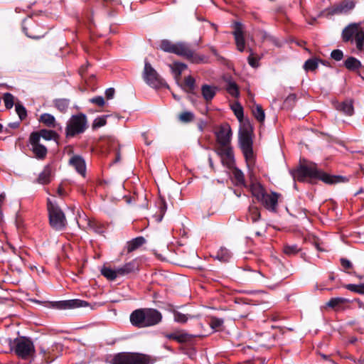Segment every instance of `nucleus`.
Returning a JSON list of instances; mask_svg holds the SVG:
<instances>
[{
    "label": "nucleus",
    "mask_w": 364,
    "mask_h": 364,
    "mask_svg": "<svg viewBox=\"0 0 364 364\" xmlns=\"http://www.w3.org/2000/svg\"><path fill=\"white\" fill-rule=\"evenodd\" d=\"M142 75L145 82L153 88L159 89L166 86V83L147 60L144 61V68Z\"/></svg>",
    "instance_id": "8"
},
{
    "label": "nucleus",
    "mask_w": 364,
    "mask_h": 364,
    "mask_svg": "<svg viewBox=\"0 0 364 364\" xmlns=\"http://www.w3.org/2000/svg\"><path fill=\"white\" fill-rule=\"evenodd\" d=\"M70 102V100L65 98L55 99L53 100L54 107L62 113H65L68 111Z\"/></svg>",
    "instance_id": "31"
},
{
    "label": "nucleus",
    "mask_w": 364,
    "mask_h": 364,
    "mask_svg": "<svg viewBox=\"0 0 364 364\" xmlns=\"http://www.w3.org/2000/svg\"><path fill=\"white\" fill-rule=\"evenodd\" d=\"M208 162H209V165H210V168H211L212 169H213V168H214V166H213V159H212V158H211V157H209V158H208Z\"/></svg>",
    "instance_id": "63"
},
{
    "label": "nucleus",
    "mask_w": 364,
    "mask_h": 364,
    "mask_svg": "<svg viewBox=\"0 0 364 364\" xmlns=\"http://www.w3.org/2000/svg\"><path fill=\"white\" fill-rule=\"evenodd\" d=\"M16 112L19 117L20 121L24 119L27 116L26 109L21 103L16 104Z\"/></svg>",
    "instance_id": "49"
},
{
    "label": "nucleus",
    "mask_w": 364,
    "mask_h": 364,
    "mask_svg": "<svg viewBox=\"0 0 364 364\" xmlns=\"http://www.w3.org/2000/svg\"><path fill=\"white\" fill-rule=\"evenodd\" d=\"M252 114L258 122H263L264 121L265 114L261 105H256V107L252 109Z\"/></svg>",
    "instance_id": "42"
},
{
    "label": "nucleus",
    "mask_w": 364,
    "mask_h": 364,
    "mask_svg": "<svg viewBox=\"0 0 364 364\" xmlns=\"http://www.w3.org/2000/svg\"><path fill=\"white\" fill-rule=\"evenodd\" d=\"M239 145L244 155L247 166L252 171L255 165L252 130L248 128H244L240 131Z\"/></svg>",
    "instance_id": "4"
},
{
    "label": "nucleus",
    "mask_w": 364,
    "mask_h": 364,
    "mask_svg": "<svg viewBox=\"0 0 364 364\" xmlns=\"http://www.w3.org/2000/svg\"><path fill=\"white\" fill-rule=\"evenodd\" d=\"M353 274L358 277L359 279H364V274H358L356 272H353Z\"/></svg>",
    "instance_id": "61"
},
{
    "label": "nucleus",
    "mask_w": 364,
    "mask_h": 364,
    "mask_svg": "<svg viewBox=\"0 0 364 364\" xmlns=\"http://www.w3.org/2000/svg\"><path fill=\"white\" fill-rule=\"evenodd\" d=\"M28 146L37 159L44 160L46 158L48 149L38 140V134H30Z\"/></svg>",
    "instance_id": "9"
},
{
    "label": "nucleus",
    "mask_w": 364,
    "mask_h": 364,
    "mask_svg": "<svg viewBox=\"0 0 364 364\" xmlns=\"http://www.w3.org/2000/svg\"><path fill=\"white\" fill-rule=\"evenodd\" d=\"M51 168L49 165L44 167L43 171L39 174L37 182L40 184H48L50 182Z\"/></svg>",
    "instance_id": "28"
},
{
    "label": "nucleus",
    "mask_w": 364,
    "mask_h": 364,
    "mask_svg": "<svg viewBox=\"0 0 364 364\" xmlns=\"http://www.w3.org/2000/svg\"><path fill=\"white\" fill-rule=\"evenodd\" d=\"M261 215L259 210L256 206H250L249 208L248 218L252 220V223H255L260 219Z\"/></svg>",
    "instance_id": "41"
},
{
    "label": "nucleus",
    "mask_w": 364,
    "mask_h": 364,
    "mask_svg": "<svg viewBox=\"0 0 364 364\" xmlns=\"http://www.w3.org/2000/svg\"><path fill=\"white\" fill-rule=\"evenodd\" d=\"M248 51L250 52V55L247 58V62L249 65L254 68H258L259 65V62L260 58L257 55L254 54L251 48H249Z\"/></svg>",
    "instance_id": "39"
},
{
    "label": "nucleus",
    "mask_w": 364,
    "mask_h": 364,
    "mask_svg": "<svg viewBox=\"0 0 364 364\" xmlns=\"http://www.w3.org/2000/svg\"><path fill=\"white\" fill-rule=\"evenodd\" d=\"M215 134L217 142L219 144L218 146H231L232 131L228 123L220 125Z\"/></svg>",
    "instance_id": "11"
},
{
    "label": "nucleus",
    "mask_w": 364,
    "mask_h": 364,
    "mask_svg": "<svg viewBox=\"0 0 364 364\" xmlns=\"http://www.w3.org/2000/svg\"><path fill=\"white\" fill-rule=\"evenodd\" d=\"M69 165L73 167L75 171L82 176L86 174V164L82 156L80 155H73L69 159Z\"/></svg>",
    "instance_id": "16"
},
{
    "label": "nucleus",
    "mask_w": 364,
    "mask_h": 364,
    "mask_svg": "<svg viewBox=\"0 0 364 364\" xmlns=\"http://www.w3.org/2000/svg\"><path fill=\"white\" fill-rule=\"evenodd\" d=\"M23 31H24L25 34H26L27 36H28V37H30V38H37V37H36V36H31V35H29V34L27 33V29H26V28H23Z\"/></svg>",
    "instance_id": "62"
},
{
    "label": "nucleus",
    "mask_w": 364,
    "mask_h": 364,
    "mask_svg": "<svg viewBox=\"0 0 364 364\" xmlns=\"http://www.w3.org/2000/svg\"><path fill=\"white\" fill-rule=\"evenodd\" d=\"M357 364H364V358L363 359H359L357 362Z\"/></svg>",
    "instance_id": "64"
},
{
    "label": "nucleus",
    "mask_w": 364,
    "mask_h": 364,
    "mask_svg": "<svg viewBox=\"0 0 364 364\" xmlns=\"http://www.w3.org/2000/svg\"><path fill=\"white\" fill-rule=\"evenodd\" d=\"M343 287L353 293L364 295V283H360L358 284H344Z\"/></svg>",
    "instance_id": "38"
},
{
    "label": "nucleus",
    "mask_w": 364,
    "mask_h": 364,
    "mask_svg": "<svg viewBox=\"0 0 364 364\" xmlns=\"http://www.w3.org/2000/svg\"><path fill=\"white\" fill-rule=\"evenodd\" d=\"M235 115L239 121H242L243 118V108L241 106L240 103H236L232 107Z\"/></svg>",
    "instance_id": "51"
},
{
    "label": "nucleus",
    "mask_w": 364,
    "mask_h": 364,
    "mask_svg": "<svg viewBox=\"0 0 364 364\" xmlns=\"http://www.w3.org/2000/svg\"><path fill=\"white\" fill-rule=\"evenodd\" d=\"M88 306V302L77 299L50 302V306L57 309H70Z\"/></svg>",
    "instance_id": "13"
},
{
    "label": "nucleus",
    "mask_w": 364,
    "mask_h": 364,
    "mask_svg": "<svg viewBox=\"0 0 364 364\" xmlns=\"http://www.w3.org/2000/svg\"><path fill=\"white\" fill-rule=\"evenodd\" d=\"M336 109L348 116H352L354 113V108L353 101L351 100H346L341 102H336L335 104Z\"/></svg>",
    "instance_id": "21"
},
{
    "label": "nucleus",
    "mask_w": 364,
    "mask_h": 364,
    "mask_svg": "<svg viewBox=\"0 0 364 364\" xmlns=\"http://www.w3.org/2000/svg\"><path fill=\"white\" fill-rule=\"evenodd\" d=\"M356 48L358 50H364V32L361 29L356 33L355 38Z\"/></svg>",
    "instance_id": "40"
},
{
    "label": "nucleus",
    "mask_w": 364,
    "mask_h": 364,
    "mask_svg": "<svg viewBox=\"0 0 364 364\" xmlns=\"http://www.w3.org/2000/svg\"><path fill=\"white\" fill-rule=\"evenodd\" d=\"M146 243V240L142 236L136 237L126 243L125 250L127 253H131Z\"/></svg>",
    "instance_id": "23"
},
{
    "label": "nucleus",
    "mask_w": 364,
    "mask_h": 364,
    "mask_svg": "<svg viewBox=\"0 0 364 364\" xmlns=\"http://www.w3.org/2000/svg\"><path fill=\"white\" fill-rule=\"evenodd\" d=\"M130 353H119L116 354L112 360V364H129Z\"/></svg>",
    "instance_id": "33"
},
{
    "label": "nucleus",
    "mask_w": 364,
    "mask_h": 364,
    "mask_svg": "<svg viewBox=\"0 0 364 364\" xmlns=\"http://www.w3.org/2000/svg\"><path fill=\"white\" fill-rule=\"evenodd\" d=\"M101 274L107 278L108 280L113 281L117 277H119L118 273L117 272L116 269H112L110 267H104L101 269Z\"/></svg>",
    "instance_id": "36"
},
{
    "label": "nucleus",
    "mask_w": 364,
    "mask_h": 364,
    "mask_svg": "<svg viewBox=\"0 0 364 364\" xmlns=\"http://www.w3.org/2000/svg\"><path fill=\"white\" fill-rule=\"evenodd\" d=\"M226 90L233 97L237 98L240 96L238 85L231 80H227Z\"/></svg>",
    "instance_id": "35"
},
{
    "label": "nucleus",
    "mask_w": 364,
    "mask_h": 364,
    "mask_svg": "<svg viewBox=\"0 0 364 364\" xmlns=\"http://www.w3.org/2000/svg\"><path fill=\"white\" fill-rule=\"evenodd\" d=\"M301 249L296 245H285L283 248V252L288 256H291L297 254Z\"/></svg>",
    "instance_id": "46"
},
{
    "label": "nucleus",
    "mask_w": 364,
    "mask_h": 364,
    "mask_svg": "<svg viewBox=\"0 0 364 364\" xmlns=\"http://www.w3.org/2000/svg\"><path fill=\"white\" fill-rule=\"evenodd\" d=\"M232 34L235 38V44L237 50L240 52H243L245 48V40L242 31V26L240 23H235V31H233Z\"/></svg>",
    "instance_id": "17"
},
{
    "label": "nucleus",
    "mask_w": 364,
    "mask_h": 364,
    "mask_svg": "<svg viewBox=\"0 0 364 364\" xmlns=\"http://www.w3.org/2000/svg\"><path fill=\"white\" fill-rule=\"evenodd\" d=\"M87 128V117L85 114L80 113L73 115L68 121L65 134L67 137H73L83 133Z\"/></svg>",
    "instance_id": "7"
},
{
    "label": "nucleus",
    "mask_w": 364,
    "mask_h": 364,
    "mask_svg": "<svg viewBox=\"0 0 364 364\" xmlns=\"http://www.w3.org/2000/svg\"><path fill=\"white\" fill-rule=\"evenodd\" d=\"M162 314L156 309L140 308L133 311L129 316L131 324L137 328H144L159 324Z\"/></svg>",
    "instance_id": "2"
},
{
    "label": "nucleus",
    "mask_w": 364,
    "mask_h": 364,
    "mask_svg": "<svg viewBox=\"0 0 364 364\" xmlns=\"http://www.w3.org/2000/svg\"><path fill=\"white\" fill-rule=\"evenodd\" d=\"M340 262L341 266L346 269H351L353 267V264L350 261L346 258H341L340 259Z\"/></svg>",
    "instance_id": "54"
},
{
    "label": "nucleus",
    "mask_w": 364,
    "mask_h": 364,
    "mask_svg": "<svg viewBox=\"0 0 364 364\" xmlns=\"http://www.w3.org/2000/svg\"><path fill=\"white\" fill-rule=\"evenodd\" d=\"M138 269V266L135 260H132L126 263L124 266L117 268V272L119 277L125 276L134 272Z\"/></svg>",
    "instance_id": "25"
},
{
    "label": "nucleus",
    "mask_w": 364,
    "mask_h": 364,
    "mask_svg": "<svg viewBox=\"0 0 364 364\" xmlns=\"http://www.w3.org/2000/svg\"><path fill=\"white\" fill-rule=\"evenodd\" d=\"M355 4L353 1L344 0L338 4H335L331 7L327 8L324 13L327 16L338 15L341 14H347L354 9Z\"/></svg>",
    "instance_id": "12"
},
{
    "label": "nucleus",
    "mask_w": 364,
    "mask_h": 364,
    "mask_svg": "<svg viewBox=\"0 0 364 364\" xmlns=\"http://www.w3.org/2000/svg\"><path fill=\"white\" fill-rule=\"evenodd\" d=\"M115 93V90L114 88H108L105 91V96L107 100L112 99Z\"/></svg>",
    "instance_id": "57"
},
{
    "label": "nucleus",
    "mask_w": 364,
    "mask_h": 364,
    "mask_svg": "<svg viewBox=\"0 0 364 364\" xmlns=\"http://www.w3.org/2000/svg\"><path fill=\"white\" fill-rule=\"evenodd\" d=\"M279 197L280 194L276 192H272L270 194L266 193L259 202L269 211L276 212Z\"/></svg>",
    "instance_id": "14"
},
{
    "label": "nucleus",
    "mask_w": 364,
    "mask_h": 364,
    "mask_svg": "<svg viewBox=\"0 0 364 364\" xmlns=\"http://www.w3.org/2000/svg\"><path fill=\"white\" fill-rule=\"evenodd\" d=\"M39 122L45 124L48 127L62 130V127L56 122L53 115L48 113H43L40 116Z\"/></svg>",
    "instance_id": "22"
},
{
    "label": "nucleus",
    "mask_w": 364,
    "mask_h": 364,
    "mask_svg": "<svg viewBox=\"0 0 364 364\" xmlns=\"http://www.w3.org/2000/svg\"><path fill=\"white\" fill-rule=\"evenodd\" d=\"M187 65L183 63L176 62L171 67L173 73L175 74L176 77L178 78L181 76L182 72L186 69Z\"/></svg>",
    "instance_id": "45"
},
{
    "label": "nucleus",
    "mask_w": 364,
    "mask_h": 364,
    "mask_svg": "<svg viewBox=\"0 0 364 364\" xmlns=\"http://www.w3.org/2000/svg\"><path fill=\"white\" fill-rule=\"evenodd\" d=\"M232 257L231 252L225 247H220L216 253L215 258L221 262H229Z\"/></svg>",
    "instance_id": "32"
},
{
    "label": "nucleus",
    "mask_w": 364,
    "mask_h": 364,
    "mask_svg": "<svg viewBox=\"0 0 364 364\" xmlns=\"http://www.w3.org/2000/svg\"><path fill=\"white\" fill-rule=\"evenodd\" d=\"M351 302L348 299L343 297L331 298L327 303L326 306L333 309L336 311H345L350 308L349 304Z\"/></svg>",
    "instance_id": "15"
},
{
    "label": "nucleus",
    "mask_w": 364,
    "mask_h": 364,
    "mask_svg": "<svg viewBox=\"0 0 364 364\" xmlns=\"http://www.w3.org/2000/svg\"><path fill=\"white\" fill-rule=\"evenodd\" d=\"M173 314L174 321L181 323H185L188 321L189 318H191L190 315L182 314L176 310H173Z\"/></svg>",
    "instance_id": "43"
},
{
    "label": "nucleus",
    "mask_w": 364,
    "mask_h": 364,
    "mask_svg": "<svg viewBox=\"0 0 364 364\" xmlns=\"http://www.w3.org/2000/svg\"><path fill=\"white\" fill-rule=\"evenodd\" d=\"M250 189L252 195L258 202L263 198L264 194L267 193L261 183L257 182H252L250 185Z\"/></svg>",
    "instance_id": "26"
},
{
    "label": "nucleus",
    "mask_w": 364,
    "mask_h": 364,
    "mask_svg": "<svg viewBox=\"0 0 364 364\" xmlns=\"http://www.w3.org/2000/svg\"><path fill=\"white\" fill-rule=\"evenodd\" d=\"M87 225L91 230L100 235L103 234L108 226L107 223L100 222L94 218H87Z\"/></svg>",
    "instance_id": "20"
},
{
    "label": "nucleus",
    "mask_w": 364,
    "mask_h": 364,
    "mask_svg": "<svg viewBox=\"0 0 364 364\" xmlns=\"http://www.w3.org/2000/svg\"><path fill=\"white\" fill-rule=\"evenodd\" d=\"M160 48L164 52L174 53L179 56H182L192 63L198 64L205 63L207 61L205 55L196 53L191 48L190 45L184 42L173 43L168 40H162L160 43Z\"/></svg>",
    "instance_id": "3"
},
{
    "label": "nucleus",
    "mask_w": 364,
    "mask_h": 364,
    "mask_svg": "<svg viewBox=\"0 0 364 364\" xmlns=\"http://www.w3.org/2000/svg\"><path fill=\"white\" fill-rule=\"evenodd\" d=\"M296 100V95L295 94H290L286 99L287 102H295Z\"/></svg>",
    "instance_id": "59"
},
{
    "label": "nucleus",
    "mask_w": 364,
    "mask_h": 364,
    "mask_svg": "<svg viewBox=\"0 0 364 364\" xmlns=\"http://www.w3.org/2000/svg\"><path fill=\"white\" fill-rule=\"evenodd\" d=\"M156 359L146 354L130 353L129 364H153Z\"/></svg>",
    "instance_id": "18"
},
{
    "label": "nucleus",
    "mask_w": 364,
    "mask_h": 364,
    "mask_svg": "<svg viewBox=\"0 0 364 364\" xmlns=\"http://www.w3.org/2000/svg\"><path fill=\"white\" fill-rule=\"evenodd\" d=\"M159 208H160V212H161V216L159 217V221H161L162 218H163V215L165 213V211H166V204H165V202L164 200H161L159 203Z\"/></svg>",
    "instance_id": "56"
},
{
    "label": "nucleus",
    "mask_w": 364,
    "mask_h": 364,
    "mask_svg": "<svg viewBox=\"0 0 364 364\" xmlns=\"http://www.w3.org/2000/svg\"><path fill=\"white\" fill-rule=\"evenodd\" d=\"M218 88L215 86H211L207 84L201 87V94L206 102H210L214 98L217 93Z\"/></svg>",
    "instance_id": "24"
},
{
    "label": "nucleus",
    "mask_w": 364,
    "mask_h": 364,
    "mask_svg": "<svg viewBox=\"0 0 364 364\" xmlns=\"http://www.w3.org/2000/svg\"><path fill=\"white\" fill-rule=\"evenodd\" d=\"M344 65L348 70L354 71L361 67V63L354 57H349L345 60Z\"/></svg>",
    "instance_id": "34"
},
{
    "label": "nucleus",
    "mask_w": 364,
    "mask_h": 364,
    "mask_svg": "<svg viewBox=\"0 0 364 364\" xmlns=\"http://www.w3.org/2000/svg\"><path fill=\"white\" fill-rule=\"evenodd\" d=\"M11 350L21 359H28L35 353L33 341L27 337L22 336L14 340Z\"/></svg>",
    "instance_id": "6"
},
{
    "label": "nucleus",
    "mask_w": 364,
    "mask_h": 364,
    "mask_svg": "<svg viewBox=\"0 0 364 364\" xmlns=\"http://www.w3.org/2000/svg\"><path fill=\"white\" fill-rule=\"evenodd\" d=\"M164 336L166 338L169 340H174L181 343L188 341L191 338V336L189 334L182 331H176L172 333H166Z\"/></svg>",
    "instance_id": "27"
},
{
    "label": "nucleus",
    "mask_w": 364,
    "mask_h": 364,
    "mask_svg": "<svg viewBox=\"0 0 364 364\" xmlns=\"http://www.w3.org/2000/svg\"><path fill=\"white\" fill-rule=\"evenodd\" d=\"M106 117H107V116H102V117H97L93 121L92 129H98L100 127L105 126L107 124Z\"/></svg>",
    "instance_id": "50"
},
{
    "label": "nucleus",
    "mask_w": 364,
    "mask_h": 364,
    "mask_svg": "<svg viewBox=\"0 0 364 364\" xmlns=\"http://www.w3.org/2000/svg\"><path fill=\"white\" fill-rule=\"evenodd\" d=\"M232 169V174L235 180L236 181L237 185L245 186V180L243 172L238 168L234 166Z\"/></svg>",
    "instance_id": "37"
},
{
    "label": "nucleus",
    "mask_w": 364,
    "mask_h": 364,
    "mask_svg": "<svg viewBox=\"0 0 364 364\" xmlns=\"http://www.w3.org/2000/svg\"><path fill=\"white\" fill-rule=\"evenodd\" d=\"M223 323V321L219 318H213L211 321V327L213 328H218Z\"/></svg>",
    "instance_id": "55"
},
{
    "label": "nucleus",
    "mask_w": 364,
    "mask_h": 364,
    "mask_svg": "<svg viewBox=\"0 0 364 364\" xmlns=\"http://www.w3.org/2000/svg\"><path fill=\"white\" fill-rule=\"evenodd\" d=\"M19 125H20V122H13V123L9 124V127L11 128H13V129L18 128L19 127Z\"/></svg>",
    "instance_id": "60"
},
{
    "label": "nucleus",
    "mask_w": 364,
    "mask_h": 364,
    "mask_svg": "<svg viewBox=\"0 0 364 364\" xmlns=\"http://www.w3.org/2000/svg\"><path fill=\"white\" fill-rule=\"evenodd\" d=\"M49 224L55 231H63L66 229L68 222L65 215L59 205L53 203L50 198L47 200Z\"/></svg>",
    "instance_id": "5"
},
{
    "label": "nucleus",
    "mask_w": 364,
    "mask_h": 364,
    "mask_svg": "<svg viewBox=\"0 0 364 364\" xmlns=\"http://www.w3.org/2000/svg\"><path fill=\"white\" fill-rule=\"evenodd\" d=\"M181 87L188 93H194L196 89V80L191 75L185 77Z\"/></svg>",
    "instance_id": "30"
},
{
    "label": "nucleus",
    "mask_w": 364,
    "mask_h": 364,
    "mask_svg": "<svg viewBox=\"0 0 364 364\" xmlns=\"http://www.w3.org/2000/svg\"><path fill=\"white\" fill-rule=\"evenodd\" d=\"M331 56L333 60L339 61L343 58V53L342 50L336 49L331 52Z\"/></svg>",
    "instance_id": "53"
},
{
    "label": "nucleus",
    "mask_w": 364,
    "mask_h": 364,
    "mask_svg": "<svg viewBox=\"0 0 364 364\" xmlns=\"http://www.w3.org/2000/svg\"><path fill=\"white\" fill-rule=\"evenodd\" d=\"M216 154L220 157L221 163L229 169L234 168L235 164L233 149L231 146H217L215 149Z\"/></svg>",
    "instance_id": "10"
},
{
    "label": "nucleus",
    "mask_w": 364,
    "mask_h": 364,
    "mask_svg": "<svg viewBox=\"0 0 364 364\" xmlns=\"http://www.w3.org/2000/svg\"><path fill=\"white\" fill-rule=\"evenodd\" d=\"M57 194L60 197H64L65 196V191L62 187V186H60L57 189Z\"/></svg>",
    "instance_id": "58"
},
{
    "label": "nucleus",
    "mask_w": 364,
    "mask_h": 364,
    "mask_svg": "<svg viewBox=\"0 0 364 364\" xmlns=\"http://www.w3.org/2000/svg\"><path fill=\"white\" fill-rule=\"evenodd\" d=\"M3 100L6 109H10L13 107L14 105V97L12 94L10 92L4 93Z\"/></svg>",
    "instance_id": "47"
},
{
    "label": "nucleus",
    "mask_w": 364,
    "mask_h": 364,
    "mask_svg": "<svg viewBox=\"0 0 364 364\" xmlns=\"http://www.w3.org/2000/svg\"><path fill=\"white\" fill-rule=\"evenodd\" d=\"M89 101L99 107H102L105 105V100L102 96H97L89 100Z\"/></svg>",
    "instance_id": "52"
},
{
    "label": "nucleus",
    "mask_w": 364,
    "mask_h": 364,
    "mask_svg": "<svg viewBox=\"0 0 364 364\" xmlns=\"http://www.w3.org/2000/svg\"><path fill=\"white\" fill-rule=\"evenodd\" d=\"M178 119L182 122L188 123L194 119V114L191 112L186 111L179 114Z\"/></svg>",
    "instance_id": "48"
},
{
    "label": "nucleus",
    "mask_w": 364,
    "mask_h": 364,
    "mask_svg": "<svg viewBox=\"0 0 364 364\" xmlns=\"http://www.w3.org/2000/svg\"><path fill=\"white\" fill-rule=\"evenodd\" d=\"M360 30L359 24L351 23L346 27L342 32V38L344 42L353 41L356 33Z\"/></svg>",
    "instance_id": "19"
},
{
    "label": "nucleus",
    "mask_w": 364,
    "mask_h": 364,
    "mask_svg": "<svg viewBox=\"0 0 364 364\" xmlns=\"http://www.w3.org/2000/svg\"><path fill=\"white\" fill-rule=\"evenodd\" d=\"M294 180L299 182L321 181L326 184H335L343 182V177L330 175L318 168L315 163L301 164L296 169L291 171Z\"/></svg>",
    "instance_id": "1"
},
{
    "label": "nucleus",
    "mask_w": 364,
    "mask_h": 364,
    "mask_svg": "<svg viewBox=\"0 0 364 364\" xmlns=\"http://www.w3.org/2000/svg\"><path fill=\"white\" fill-rule=\"evenodd\" d=\"M318 61L317 58L307 60L304 65V70L306 71H314L318 68Z\"/></svg>",
    "instance_id": "44"
},
{
    "label": "nucleus",
    "mask_w": 364,
    "mask_h": 364,
    "mask_svg": "<svg viewBox=\"0 0 364 364\" xmlns=\"http://www.w3.org/2000/svg\"><path fill=\"white\" fill-rule=\"evenodd\" d=\"M38 134V140L41 141V139L43 138L45 140L49 141L51 139H55L58 134L55 131L48 130L46 129H41L38 132H33L31 134Z\"/></svg>",
    "instance_id": "29"
}]
</instances>
